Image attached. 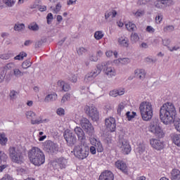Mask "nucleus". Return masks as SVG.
Returning a JSON list of instances; mask_svg holds the SVG:
<instances>
[{"label": "nucleus", "mask_w": 180, "mask_h": 180, "mask_svg": "<svg viewBox=\"0 0 180 180\" xmlns=\"http://www.w3.org/2000/svg\"><path fill=\"white\" fill-rule=\"evenodd\" d=\"M175 115H176V110L172 103L167 102L160 107L159 116L161 122L166 125L173 123L176 131L180 133V119H175Z\"/></svg>", "instance_id": "f257e3e1"}, {"label": "nucleus", "mask_w": 180, "mask_h": 180, "mask_svg": "<svg viewBox=\"0 0 180 180\" xmlns=\"http://www.w3.org/2000/svg\"><path fill=\"white\" fill-rule=\"evenodd\" d=\"M28 157L32 164L37 167L43 165V163L46 162V156L44 155V153L37 147H33L29 150Z\"/></svg>", "instance_id": "f03ea898"}, {"label": "nucleus", "mask_w": 180, "mask_h": 180, "mask_svg": "<svg viewBox=\"0 0 180 180\" xmlns=\"http://www.w3.org/2000/svg\"><path fill=\"white\" fill-rule=\"evenodd\" d=\"M141 116L145 122L153 119V105L148 101H143L139 105Z\"/></svg>", "instance_id": "7ed1b4c3"}, {"label": "nucleus", "mask_w": 180, "mask_h": 180, "mask_svg": "<svg viewBox=\"0 0 180 180\" xmlns=\"http://www.w3.org/2000/svg\"><path fill=\"white\" fill-rule=\"evenodd\" d=\"M74 155L79 160H85L89 155V146L81 143L75 146L73 149Z\"/></svg>", "instance_id": "20e7f679"}, {"label": "nucleus", "mask_w": 180, "mask_h": 180, "mask_svg": "<svg viewBox=\"0 0 180 180\" xmlns=\"http://www.w3.org/2000/svg\"><path fill=\"white\" fill-rule=\"evenodd\" d=\"M8 155L11 161L15 162V164H22V162H23V153L15 146H11L9 148Z\"/></svg>", "instance_id": "39448f33"}, {"label": "nucleus", "mask_w": 180, "mask_h": 180, "mask_svg": "<svg viewBox=\"0 0 180 180\" xmlns=\"http://www.w3.org/2000/svg\"><path fill=\"white\" fill-rule=\"evenodd\" d=\"M150 131L153 133L158 139H162L164 137V131H162L161 127H160V120L158 118H153L151 121L150 124Z\"/></svg>", "instance_id": "423d86ee"}, {"label": "nucleus", "mask_w": 180, "mask_h": 180, "mask_svg": "<svg viewBox=\"0 0 180 180\" xmlns=\"http://www.w3.org/2000/svg\"><path fill=\"white\" fill-rule=\"evenodd\" d=\"M84 112L93 122H98L99 120V111L94 105H86L84 107Z\"/></svg>", "instance_id": "0eeeda50"}, {"label": "nucleus", "mask_w": 180, "mask_h": 180, "mask_svg": "<svg viewBox=\"0 0 180 180\" xmlns=\"http://www.w3.org/2000/svg\"><path fill=\"white\" fill-rule=\"evenodd\" d=\"M118 147L120 148L121 152L124 155L129 154L131 151V147L130 146V143H129V141L124 139V136H120Z\"/></svg>", "instance_id": "6e6552de"}, {"label": "nucleus", "mask_w": 180, "mask_h": 180, "mask_svg": "<svg viewBox=\"0 0 180 180\" xmlns=\"http://www.w3.org/2000/svg\"><path fill=\"white\" fill-rule=\"evenodd\" d=\"M63 137L66 141L67 146L69 147H72L77 144V136L70 130H66L64 131Z\"/></svg>", "instance_id": "1a4fd4ad"}, {"label": "nucleus", "mask_w": 180, "mask_h": 180, "mask_svg": "<svg viewBox=\"0 0 180 180\" xmlns=\"http://www.w3.org/2000/svg\"><path fill=\"white\" fill-rule=\"evenodd\" d=\"M80 125L82 129L87 133L89 136L94 134V126L91 124V122L86 118H82L80 121Z\"/></svg>", "instance_id": "9d476101"}, {"label": "nucleus", "mask_w": 180, "mask_h": 180, "mask_svg": "<svg viewBox=\"0 0 180 180\" xmlns=\"http://www.w3.org/2000/svg\"><path fill=\"white\" fill-rule=\"evenodd\" d=\"M44 150L49 154H53L58 151V145L51 141H46L44 143Z\"/></svg>", "instance_id": "9b49d317"}, {"label": "nucleus", "mask_w": 180, "mask_h": 180, "mask_svg": "<svg viewBox=\"0 0 180 180\" xmlns=\"http://www.w3.org/2000/svg\"><path fill=\"white\" fill-rule=\"evenodd\" d=\"M25 116L27 119L31 120L32 124H41V123H43V120L41 119V117L37 118L36 113L33 112V111L26 112Z\"/></svg>", "instance_id": "f8f14e48"}, {"label": "nucleus", "mask_w": 180, "mask_h": 180, "mask_svg": "<svg viewBox=\"0 0 180 180\" xmlns=\"http://www.w3.org/2000/svg\"><path fill=\"white\" fill-rule=\"evenodd\" d=\"M102 64H105V66H103V71L104 74L107 75V77L112 78V77H115V75H116V71L115 70V68L109 66L110 62H103Z\"/></svg>", "instance_id": "ddd939ff"}, {"label": "nucleus", "mask_w": 180, "mask_h": 180, "mask_svg": "<svg viewBox=\"0 0 180 180\" xmlns=\"http://www.w3.org/2000/svg\"><path fill=\"white\" fill-rule=\"evenodd\" d=\"M105 127L108 131H116V120L113 117L105 119Z\"/></svg>", "instance_id": "4468645a"}, {"label": "nucleus", "mask_w": 180, "mask_h": 180, "mask_svg": "<svg viewBox=\"0 0 180 180\" xmlns=\"http://www.w3.org/2000/svg\"><path fill=\"white\" fill-rule=\"evenodd\" d=\"M115 179V175H113V173L110 170H105L103 172L100 176L98 180H113Z\"/></svg>", "instance_id": "2eb2a0df"}, {"label": "nucleus", "mask_w": 180, "mask_h": 180, "mask_svg": "<svg viewBox=\"0 0 180 180\" xmlns=\"http://www.w3.org/2000/svg\"><path fill=\"white\" fill-rule=\"evenodd\" d=\"M150 143L155 150H162L164 148V143L160 140L152 139L150 140Z\"/></svg>", "instance_id": "dca6fc26"}, {"label": "nucleus", "mask_w": 180, "mask_h": 180, "mask_svg": "<svg viewBox=\"0 0 180 180\" xmlns=\"http://www.w3.org/2000/svg\"><path fill=\"white\" fill-rule=\"evenodd\" d=\"M90 94H92V95H95L96 92H98V91L101 89V82H93L89 87L88 88Z\"/></svg>", "instance_id": "f3484780"}, {"label": "nucleus", "mask_w": 180, "mask_h": 180, "mask_svg": "<svg viewBox=\"0 0 180 180\" xmlns=\"http://www.w3.org/2000/svg\"><path fill=\"white\" fill-rule=\"evenodd\" d=\"M74 131L80 141H84V140H85V132H84V129H82L79 127H76Z\"/></svg>", "instance_id": "a211bd4d"}, {"label": "nucleus", "mask_w": 180, "mask_h": 180, "mask_svg": "<svg viewBox=\"0 0 180 180\" xmlns=\"http://www.w3.org/2000/svg\"><path fill=\"white\" fill-rule=\"evenodd\" d=\"M106 65V63H101V64H98L96 65V68L92 70L90 73L93 75L94 78H96L101 72H102V70H103V67Z\"/></svg>", "instance_id": "6ab92c4d"}, {"label": "nucleus", "mask_w": 180, "mask_h": 180, "mask_svg": "<svg viewBox=\"0 0 180 180\" xmlns=\"http://www.w3.org/2000/svg\"><path fill=\"white\" fill-rule=\"evenodd\" d=\"M115 167L118 168V169H120V171H122V172L124 174H127V165L126 163H124V162L122 160H117L115 162Z\"/></svg>", "instance_id": "aec40b11"}, {"label": "nucleus", "mask_w": 180, "mask_h": 180, "mask_svg": "<svg viewBox=\"0 0 180 180\" xmlns=\"http://www.w3.org/2000/svg\"><path fill=\"white\" fill-rule=\"evenodd\" d=\"M134 77L138 79H144L146 78V70L143 69H137L134 72Z\"/></svg>", "instance_id": "412c9836"}, {"label": "nucleus", "mask_w": 180, "mask_h": 180, "mask_svg": "<svg viewBox=\"0 0 180 180\" xmlns=\"http://www.w3.org/2000/svg\"><path fill=\"white\" fill-rule=\"evenodd\" d=\"M58 86L64 91V92H68L70 89H71V86L68 83H65V82L58 81Z\"/></svg>", "instance_id": "4be33fe9"}, {"label": "nucleus", "mask_w": 180, "mask_h": 180, "mask_svg": "<svg viewBox=\"0 0 180 180\" xmlns=\"http://www.w3.org/2000/svg\"><path fill=\"white\" fill-rule=\"evenodd\" d=\"M118 44L121 47H129V39L126 37L118 38Z\"/></svg>", "instance_id": "5701e85b"}, {"label": "nucleus", "mask_w": 180, "mask_h": 180, "mask_svg": "<svg viewBox=\"0 0 180 180\" xmlns=\"http://www.w3.org/2000/svg\"><path fill=\"white\" fill-rule=\"evenodd\" d=\"M56 162L61 169H63V168H65V167H67V164H68L67 159L63 157L58 158L56 160Z\"/></svg>", "instance_id": "b1692460"}, {"label": "nucleus", "mask_w": 180, "mask_h": 180, "mask_svg": "<svg viewBox=\"0 0 180 180\" xmlns=\"http://www.w3.org/2000/svg\"><path fill=\"white\" fill-rule=\"evenodd\" d=\"M172 180H180V171L178 169H173L171 172Z\"/></svg>", "instance_id": "393cba45"}, {"label": "nucleus", "mask_w": 180, "mask_h": 180, "mask_svg": "<svg viewBox=\"0 0 180 180\" xmlns=\"http://www.w3.org/2000/svg\"><path fill=\"white\" fill-rule=\"evenodd\" d=\"M57 99V94H48L44 100V102L46 103H49V102H54Z\"/></svg>", "instance_id": "a878e982"}, {"label": "nucleus", "mask_w": 180, "mask_h": 180, "mask_svg": "<svg viewBox=\"0 0 180 180\" xmlns=\"http://www.w3.org/2000/svg\"><path fill=\"white\" fill-rule=\"evenodd\" d=\"M116 15H117V11L115 10H111L110 11H107L105 13V19L108 20L109 18H116Z\"/></svg>", "instance_id": "bb28decb"}, {"label": "nucleus", "mask_w": 180, "mask_h": 180, "mask_svg": "<svg viewBox=\"0 0 180 180\" xmlns=\"http://www.w3.org/2000/svg\"><path fill=\"white\" fill-rule=\"evenodd\" d=\"M25 24L16 22L14 25L13 29L15 32H23V30H25Z\"/></svg>", "instance_id": "cd10ccee"}, {"label": "nucleus", "mask_w": 180, "mask_h": 180, "mask_svg": "<svg viewBox=\"0 0 180 180\" xmlns=\"http://www.w3.org/2000/svg\"><path fill=\"white\" fill-rule=\"evenodd\" d=\"M172 140L177 147H180V134H174L172 136Z\"/></svg>", "instance_id": "c85d7f7f"}, {"label": "nucleus", "mask_w": 180, "mask_h": 180, "mask_svg": "<svg viewBox=\"0 0 180 180\" xmlns=\"http://www.w3.org/2000/svg\"><path fill=\"white\" fill-rule=\"evenodd\" d=\"M6 143H8V138H6V135L5 134V133H0L1 146H6Z\"/></svg>", "instance_id": "c756f323"}, {"label": "nucleus", "mask_w": 180, "mask_h": 180, "mask_svg": "<svg viewBox=\"0 0 180 180\" xmlns=\"http://www.w3.org/2000/svg\"><path fill=\"white\" fill-rule=\"evenodd\" d=\"M136 151L141 155V154L146 151V145H144V143H139L136 148Z\"/></svg>", "instance_id": "7c9ffc66"}, {"label": "nucleus", "mask_w": 180, "mask_h": 180, "mask_svg": "<svg viewBox=\"0 0 180 180\" xmlns=\"http://www.w3.org/2000/svg\"><path fill=\"white\" fill-rule=\"evenodd\" d=\"M94 146L98 153H102L103 151V146H102V143H101V141L96 140Z\"/></svg>", "instance_id": "2f4dec72"}, {"label": "nucleus", "mask_w": 180, "mask_h": 180, "mask_svg": "<svg viewBox=\"0 0 180 180\" xmlns=\"http://www.w3.org/2000/svg\"><path fill=\"white\" fill-rule=\"evenodd\" d=\"M146 11L144 10L139 9L136 12H133L132 14L135 18H142L144 16Z\"/></svg>", "instance_id": "473e14b6"}, {"label": "nucleus", "mask_w": 180, "mask_h": 180, "mask_svg": "<svg viewBox=\"0 0 180 180\" xmlns=\"http://www.w3.org/2000/svg\"><path fill=\"white\" fill-rule=\"evenodd\" d=\"M94 79H95V77L91 72L87 73L84 77V82L86 84H88V82H91V81H94Z\"/></svg>", "instance_id": "72a5a7b5"}, {"label": "nucleus", "mask_w": 180, "mask_h": 180, "mask_svg": "<svg viewBox=\"0 0 180 180\" xmlns=\"http://www.w3.org/2000/svg\"><path fill=\"white\" fill-rule=\"evenodd\" d=\"M18 95H19V92L15 90H11L9 94V98L11 101H15V99L18 98Z\"/></svg>", "instance_id": "f704fd0d"}, {"label": "nucleus", "mask_w": 180, "mask_h": 180, "mask_svg": "<svg viewBox=\"0 0 180 180\" xmlns=\"http://www.w3.org/2000/svg\"><path fill=\"white\" fill-rule=\"evenodd\" d=\"M3 4H4L8 8H12L16 4L15 0H3Z\"/></svg>", "instance_id": "c9c22d12"}, {"label": "nucleus", "mask_w": 180, "mask_h": 180, "mask_svg": "<svg viewBox=\"0 0 180 180\" xmlns=\"http://www.w3.org/2000/svg\"><path fill=\"white\" fill-rule=\"evenodd\" d=\"M127 30H129V32H134V30H136V29H137V27H136L135 24H133L131 22H129L127 24L125 25Z\"/></svg>", "instance_id": "e433bc0d"}, {"label": "nucleus", "mask_w": 180, "mask_h": 180, "mask_svg": "<svg viewBox=\"0 0 180 180\" xmlns=\"http://www.w3.org/2000/svg\"><path fill=\"white\" fill-rule=\"evenodd\" d=\"M21 67L22 68H23V70H27V68L32 67V62L30 61V60H25L22 63Z\"/></svg>", "instance_id": "4c0bfd02"}, {"label": "nucleus", "mask_w": 180, "mask_h": 180, "mask_svg": "<svg viewBox=\"0 0 180 180\" xmlns=\"http://www.w3.org/2000/svg\"><path fill=\"white\" fill-rule=\"evenodd\" d=\"M13 71V75H15L16 78H20V77H23V72L20 71V70L18 68H14Z\"/></svg>", "instance_id": "58836bf2"}, {"label": "nucleus", "mask_w": 180, "mask_h": 180, "mask_svg": "<svg viewBox=\"0 0 180 180\" xmlns=\"http://www.w3.org/2000/svg\"><path fill=\"white\" fill-rule=\"evenodd\" d=\"M28 29H30V30H32L33 32H37V30H39V25L36 22H32L29 25Z\"/></svg>", "instance_id": "ea45409f"}, {"label": "nucleus", "mask_w": 180, "mask_h": 180, "mask_svg": "<svg viewBox=\"0 0 180 180\" xmlns=\"http://www.w3.org/2000/svg\"><path fill=\"white\" fill-rule=\"evenodd\" d=\"M27 53H26L25 52H20L18 56L14 57V60H18L19 61H20L23 60L25 57H27Z\"/></svg>", "instance_id": "a19ab883"}, {"label": "nucleus", "mask_w": 180, "mask_h": 180, "mask_svg": "<svg viewBox=\"0 0 180 180\" xmlns=\"http://www.w3.org/2000/svg\"><path fill=\"white\" fill-rule=\"evenodd\" d=\"M6 160H8V155L3 151H0V164H2V162H6Z\"/></svg>", "instance_id": "79ce46f5"}, {"label": "nucleus", "mask_w": 180, "mask_h": 180, "mask_svg": "<svg viewBox=\"0 0 180 180\" xmlns=\"http://www.w3.org/2000/svg\"><path fill=\"white\" fill-rule=\"evenodd\" d=\"M86 51H88V49L84 47H80L77 49V53L78 56H84V54H85Z\"/></svg>", "instance_id": "37998d69"}, {"label": "nucleus", "mask_w": 180, "mask_h": 180, "mask_svg": "<svg viewBox=\"0 0 180 180\" xmlns=\"http://www.w3.org/2000/svg\"><path fill=\"white\" fill-rule=\"evenodd\" d=\"M96 40H101L103 37V32L102 31H96L94 33Z\"/></svg>", "instance_id": "c03bdc74"}, {"label": "nucleus", "mask_w": 180, "mask_h": 180, "mask_svg": "<svg viewBox=\"0 0 180 180\" xmlns=\"http://www.w3.org/2000/svg\"><path fill=\"white\" fill-rule=\"evenodd\" d=\"M119 63L126 65L130 63V59L128 58H120L118 59Z\"/></svg>", "instance_id": "a18cd8bd"}, {"label": "nucleus", "mask_w": 180, "mask_h": 180, "mask_svg": "<svg viewBox=\"0 0 180 180\" xmlns=\"http://www.w3.org/2000/svg\"><path fill=\"white\" fill-rule=\"evenodd\" d=\"M68 79L69 81H70V82H73L75 84L77 81H78V77L76 75L70 74L68 77Z\"/></svg>", "instance_id": "49530a36"}, {"label": "nucleus", "mask_w": 180, "mask_h": 180, "mask_svg": "<svg viewBox=\"0 0 180 180\" xmlns=\"http://www.w3.org/2000/svg\"><path fill=\"white\" fill-rule=\"evenodd\" d=\"M136 113L135 112H131L130 111L127 112L126 116L128 120H131V119H134Z\"/></svg>", "instance_id": "de8ad7c7"}, {"label": "nucleus", "mask_w": 180, "mask_h": 180, "mask_svg": "<svg viewBox=\"0 0 180 180\" xmlns=\"http://www.w3.org/2000/svg\"><path fill=\"white\" fill-rule=\"evenodd\" d=\"M175 30V27L174 25H167L163 28V31L165 33H167L168 32H174Z\"/></svg>", "instance_id": "09e8293b"}, {"label": "nucleus", "mask_w": 180, "mask_h": 180, "mask_svg": "<svg viewBox=\"0 0 180 180\" xmlns=\"http://www.w3.org/2000/svg\"><path fill=\"white\" fill-rule=\"evenodd\" d=\"M140 37H139V34L137 33L131 34V41L134 43H136V41H139Z\"/></svg>", "instance_id": "8fccbe9b"}, {"label": "nucleus", "mask_w": 180, "mask_h": 180, "mask_svg": "<svg viewBox=\"0 0 180 180\" xmlns=\"http://www.w3.org/2000/svg\"><path fill=\"white\" fill-rule=\"evenodd\" d=\"M6 75V71H5V70H3L1 72H0V84H2V82L5 81Z\"/></svg>", "instance_id": "3c124183"}, {"label": "nucleus", "mask_w": 180, "mask_h": 180, "mask_svg": "<svg viewBox=\"0 0 180 180\" xmlns=\"http://www.w3.org/2000/svg\"><path fill=\"white\" fill-rule=\"evenodd\" d=\"M70 98H71V96H70V94H65L62 98L61 103H65V102L70 101Z\"/></svg>", "instance_id": "603ef678"}, {"label": "nucleus", "mask_w": 180, "mask_h": 180, "mask_svg": "<svg viewBox=\"0 0 180 180\" xmlns=\"http://www.w3.org/2000/svg\"><path fill=\"white\" fill-rule=\"evenodd\" d=\"M12 77H13V75L12 74V72H9L6 74V76H5V81L8 83L12 79Z\"/></svg>", "instance_id": "864d4df0"}, {"label": "nucleus", "mask_w": 180, "mask_h": 180, "mask_svg": "<svg viewBox=\"0 0 180 180\" xmlns=\"http://www.w3.org/2000/svg\"><path fill=\"white\" fill-rule=\"evenodd\" d=\"M124 103H120V105H118V108H117V114L120 115V113H122V111L123 110V109H124Z\"/></svg>", "instance_id": "5fc2aeb1"}, {"label": "nucleus", "mask_w": 180, "mask_h": 180, "mask_svg": "<svg viewBox=\"0 0 180 180\" xmlns=\"http://www.w3.org/2000/svg\"><path fill=\"white\" fill-rule=\"evenodd\" d=\"M44 43V41H43V39L37 41L35 43V49H40V47H41V46H43Z\"/></svg>", "instance_id": "6e6d98bb"}, {"label": "nucleus", "mask_w": 180, "mask_h": 180, "mask_svg": "<svg viewBox=\"0 0 180 180\" xmlns=\"http://www.w3.org/2000/svg\"><path fill=\"white\" fill-rule=\"evenodd\" d=\"M0 58L1 60H9V58H11V55L8 53H4L0 55Z\"/></svg>", "instance_id": "4d7b16f0"}, {"label": "nucleus", "mask_w": 180, "mask_h": 180, "mask_svg": "<svg viewBox=\"0 0 180 180\" xmlns=\"http://www.w3.org/2000/svg\"><path fill=\"white\" fill-rule=\"evenodd\" d=\"M46 19L48 25H50V23H51V20H53V14L51 13H48Z\"/></svg>", "instance_id": "13d9d810"}, {"label": "nucleus", "mask_w": 180, "mask_h": 180, "mask_svg": "<svg viewBox=\"0 0 180 180\" xmlns=\"http://www.w3.org/2000/svg\"><path fill=\"white\" fill-rule=\"evenodd\" d=\"M174 1L172 0H166L165 2H163V5H165V6H172V5H174Z\"/></svg>", "instance_id": "bf43d9fd"}, {"label": "nucleus", "mask_w": 180, "mask_h": 180, "mask_svg": "<svg viewBox=\"0 0 180 180\" xmlns=\"http://www.w3.org/2000/svg\"><path fill=\"white\" fill-rule=\"evenodd\" d=\"M60 11H61V4L58 3L56 4V8L53 10V11L55 12V13H58V12H60Z\"/></svg>", "instance_id": "052dcab7"}, {"label": "nucleus", "mask_w": 180, "mask_h": 180, "mask_svg": "<svg viewBox=\"0 0 180 180\" xmlns=\"http://www.w3.org/2000/svg\"><path fill=\"white\" fill-rule=\"evenodd\" d=\"M162 5H164V4H162V1H157L155 3V8H158V9H162Z\"/></svg>", "instance_id": "680f3d73"}, {"label": "nucleus", "mask_w": 180, "mask_h": 180, "mask_svg": "<svg viewBox=\"0 0 180 180\" xmlns=\"http://www.w3.org/2000/svg\"><path fill=\"white\" fill-rule=\"evenodd\" d=\"M110 96H112V98H116V96H119L117 94V90H112L110 92Z\"/></svg>", "instance_id": "e2e57ef3"}, {"label": "nucleus", "mask_w": 180, "mask_h": 180, "mask_svg": "<svg viewBox=\"0 0 180 180\" xmlns=\"http://www.w3.org/2000/svg\"><path fill=\"white\" fill-rule=\"evenodd\" d=\"M89 151L91 154H92L93 155H95V154H96V148L94 146H91L89 148Z\"/></svg>", "instance_id": "0e129e2a"}, {"label": "nucleus", "mask_w": 180, "mask_h": 180, "mask_svg": "<svg viewBox=\"0 0 180 180\" xmlns=\"http://www.w3.org/2000/svg\"><path fill=\"white\" fill-rule=\"evenodd\" d=\"M155 20L157 23H161L162 21V15H158L155 17Z\"/></svg>", "instance_id": "69168bd1"}, {"label": "nucleus", "mask_w": 180, "mask_h": 180, "mask_svg": "<svg viewBox=\"0 0 180 180\" xmlns=\"http://www.w3.org/2000/svg\"><path fill=\"white\" fill-rule=\"evenodd\" d=\"M90 61H94L96 62L98 61V60H99V58H98L95 55H91L89 58Z\"/></svg>", "instance_id": "338daca9"}, {"label": "nucleus", "mask_w": 180, "mask_h": 180, "mask_svg": "<svg viewBox=\"0 0 180 180\" xmlns=\"http://www.w3.org/2000/svg\"><path fill=\"white\" fill-rule=\"evenodd\" d=\"M1 180H13V179L11 175L6 174Z\"/></svg>", "instance_id": "774afa93"}]
</instances>
